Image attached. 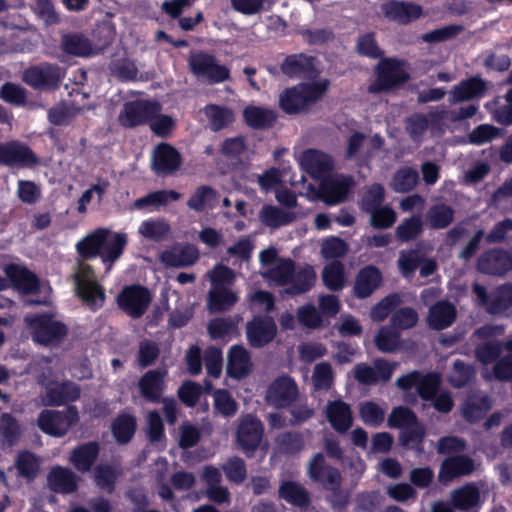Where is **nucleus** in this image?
Returning a JSON list of instances; mask_svg holds the SVG:
<instances>
[{
    "mask_svg": "<svg viewBox=\"0 0 512 512\" xmlns=\"http://www.w3.org/2000/svg\"><path fill=\"white\" fill-rule=\"evenodd\" d=\"M262 275L270 284L285 286V292L297 295L310 290L316 282V272L309 264L298 268L289 258H279L275 248L263 250L260 255Z\"/></svg>",
    "mask_w": 512,
    "mask_h": 512,
    "instance_id": "nucleus-1",
    "label": "nucleus"
},
{
    "mask_svg": "<svg viewBox=\"0 0 512 512\" xmlns=\"http://www.w3.org/2000/svg\"><path fill=\"white\" fill-rule=\"evenodd\" d=\"M127 242V234L99 228L80 240L76 248L86 259L99 256L109 271L113 263L121 257Z\"/></svg>",
    "mask_w": 512,
    "mask_h": 512,
    "instance_id": "nucleus-2",
    "label": "nucleus"
},
{
    "mask_svg": "<svg viewBox=\"0 0 512 512\" xmlns=\"http://www.w3.org/2000/svg\"><path fill=\"white\" fill-rule=\"evenodd\" d=\"M396 386L402 390H410L416 387L422 399L430 400L435 397L434 407L442 413L449 412L453 407V400L449 392H442L436 396L441 384V376L438 373H421L411 371L396 379Z\"/></svg>",
    "mask_w": 512,
    "mask_h": 512,
    "instance_id": "nucleus-3",
    "label": "nucleus"
},
{
    "mask_svg": "<svg viewBox=\"0 0 512 512\" xmlns=\"http://www.w3.org/2000/svg\"><path fill=\"white\" fill-rule=\"evenodd\" d=\"M327 87L328 82L322 80L286 89L279 96V105L288 114L300 113L320 99L326 92Z\"/></svg>",
    "mask_w": 512,
    "mask_h": 512,
    "instance_id": "nucleus-4",
    "label": "nucleus"
},
{
    "mask_svg": "<svg viewBox=\"0 0 512 512\" xmlns=\"http://www.w3.org/2000/svg\"><path fill=\"white\" fill-rule=\"evenodd\" d=\"M307 473L310 479L320 482L326 489L333 491V504L341 506L347 503L348 494L339 491L341 474L337 469L325 465L323 454L317 453L310 459Z\"/></svg>",
    "mask_w": 512,
    "mask_h": 512,
    "instance_id": "nucleus-5",
    "label": "nucleus"
},
{
    "mask_svg": "<svg viewBox=\"0 0 512 512\" xmlns=\"http://www.w3.org/2000/svg\"><path fill=\"white\" fill-rule=\"evenodd\" d=\"M76 294L91 309H97L103 305L105 294L98 284L92 267L79 262L73 275Z\"/></svg>",
    "mask_w": 512,
    "mask_h": 512,
    "instance_id": "nucleus-6",
    "label": "nucleus"
},
{
    "mask_svg": "<svg viewBox=\"0 0 512 512\" xmlns=\"http://www.w3.org/2000/svg\"><path fill=\"white\" fill-rule=\"evenodd\" d=\"M388 424L402 429L401 439L406 447L418 452L423 450L421 443L425 435L424 428L409 409L395 408L388 418Z\"/></svg>",
    "mask_w": 512,
    "mask_h": 512,
    "instance_id": "nucleus-7",
    "label": "nucleus"
},
{
    "mask_svg": "<svg viewBox=\"0 0 512 512\" xmlns=\"http://www.w3.org/2000/svg\"><path fill=\"white\" fill-rule=\"evenodd\" d=\"M25 322L31 330L33 340L42 345L59 343L67 334L66 326L48 315L26 317Z\"/></svg>",
    "mask_w": 512,
    "mask_h": 512,
    "instance_id": "nucleus-8",
    "label": "nucleus"
},
{
    "mask_svg": "<svg viewBox=\"0 0 512 512\" xmlns=\"http://www.w3.org/2000/svg\"><path fill=\"white\" fill-rule=\"evenodd\" d=\"M189 67L198 79L208 83H221L230 77L229 68L219 64L214 56L207 53L192 54Z\"/></svg>",
    "mask_w": 512,
    "mask_h": 512,
    "instance_id": "nucleus-9",
    "label": "nucleus"
},
{
    "mask_svg": "<svg viewBox=\"0 0 512 512\" xmlns=\"http://www.w3.org/2000/svg\"><path fill=\"white\" fill-rule=\"evenodd\" d=\"M78 421L77 409L74 406H70L65 411H42L38 416V427L48 435L62 437Z\"/></svg>",
    "mask_w": 512,
    "mask_h": 512,
    "instance_id": "nucleus-10",
    "label": "nucleus"
},
{
    "mask_svg": "<svg viewBox=\"0 0 512 512\" xmlns=\"http://www.w3.org/2000/svg\"><path fill=\"white\" fill-rule=\"evenodd\" d=\"M65 72L55 64L42 63L28 68L23 73V80L26 84L38 90H47L56 88Z\"/></svg>",
    "mask_w": 512,
    "mask_h": 512,
    "instance_id": "nucleus-11",
    "label": "nucleus"
},
{
    "mask_svg": "<svg viewBox=\"0 0 512 512\" xmlns=\"http://www.w3.org/2000/svg\"><path fill=\"white\" fill-rule=\"evenodd\" d=\"M504 331L505 327L503 325H485L475 331V336L479 339L487 340L477 345L475 349L476 358L484 368H487L490 363L495 361L504 348L502 343L489 341V339L502 335Z\"/></svg>",
    "mask_w": 512,
    "mask_h": 512,
    "instance_id": "nucleus-12",
    "label": "nucleus"
},
{
    "mask_svg": "<svg viewBox=\"0 0 512 512\" xmlns=\"http://www.w3.org/2000/svg\"><path fill=\"white\" fill-rule=\"evenodd\" d=\"M151 301L150 291L140 285L126 286L117 297L119 307L133 318L141 317Z\"/></svg>",
    "mask_w": 512,
    "mask_h": 512,
    "instance_id": "nucleus-13",
    "label": "nucleus"
},
{
    "mask_svg": "<svg viewBox=\"0 0 512 512\" xmlns=\"http://www.w3.org/2000/svg\"><path fill=\"white\" fill-rule=\"evenodd\" d=\"M473 292L478 303L491 314H501L512 306V283L498 286L490 294H487L485 287L475 284Z\"/></svg>",
    "mask_w": 512,
    "mask_h": 512,
    "instance_id": "nucleus-14",
    "label": "nucleus"
},
{
    "mask_svg": "<svg viewBox=\"0 0 512 512\" xmlns=\"http://www.w3.org/2000/svg\"><path fill=\"white\" fill-rule=\"evenodd\" d=\"M160 111L161 107L157 102L146 100L130 101L122 107L118 121L122 126L131 128L144 124Z\"/></svg>",
    "mask_w": 512,
    "mask_h": 512,
    "instance_id": "nucleus-15",
    "label": "nucleus"
},
{
    "mask_svg": "<svg viewBox=\"0 0 512 512\" xmlns=\"http://www.w3.org/2000/svg\"><path fill=\"white\" fill-rule=\"evenodd\" d=\"M353 184L352 178L345 175H333L321 179L316 198L333 206L343 202Z\"/></svg>",
    "mask_w": 512,
    "mask_h": 512,
    "instance_id": "nucleus-16",
    "label": "nucleus"
},
{
    "mask_svg": "<svg viewBox=\"0 0 512 512\" xmlns=\"http://www.w3.org/2000/svg\"><path fill=\"white\" fill-rule=\"evenodd\" d=\"M407 78L408 75L402 62L395 59H386L379 63L377 81L370 86L369 90L371 92L388 90L406 81Z\"/></svg>",
    "mask_w": 512,
    "mask_h": 512,
    "instance_id": "nucleus-17",
    "label": "nucleus"
},
{
    "mask_svg": "<svg viewBox=\"0 0 512 512\" xmlns=\"http://www.w3.org/2000/svg\"><path fill=\"white\" fill-rule=\"evenodd\" d=\"M0 164L11 167H30L37 164V157L24 143L8 141L0 143Z\"/></svg>",
    "mask_w": 512,
    "mask_h": 512,
    "instance_id": "nucleus-18",
    "label": "nucleus"
},
{
    "mask_svg": "<svg viewBox=\"0 0 512 512\" xmlns=\"http://www.w3.org/2000/svg\"><path fill=\"white\" fill-rule=\"evenodd\" d=\"M297 161L299 166L316 180L324 179L334 166L332 158L317 149L303 151Z\"/></svg>",
    "mask_w": 512,
    "mask_h": 512,
    "instance_id": "nucleus-19",
    "label": "nucleus"
},
{
    "mask_svg": "<svg viewBox=\"0 0 512 512\" xmlns=\"http://www.w3.org/2000/svg\"><path fill=\"white\" fill-rule=\"evenodd\" d=\"M396 368V362L379 359L374 362V366L364 363L358 364L354 367L353 372L355 379L359 383L372 385L378 382H387Z\"/></svg>",
    "mask_w": 512,
    "mask_h": 512,
    "instance_id": "nucleus-20",
    "label": "nucleus"
},
{
    "mask_svg": "<svg viewBox=\"0 0 512 512\" xmlns=\"http://www.w3.org/2000/svg\"><path fill=\"white\" fill-rule=\"evenodd\" d=\"M262 436L263 426L259 419L252 415H245L239 419L237 442L246 453L254 451L259 446Z\"/></svg>",
    "mask_w": 512,
    "mask_h": 512,
    "instance_id": "nucleus-21",
    "label": "nucleus"
},
{
    "mask_svg": "<svg viewBox=\"0 0 512 512\" xmlns=\"http://www.w3.org/2000/svg\"><path fill=\"white\" fill-rule=\"evenodd\" d=\"M297 394L298 389L294 380L288 376H281L270 384L266 401L275 407H286L296 398Z\"/></svg>",
    "mask_w": 512,
    "mask_h": 512,
    "instance_id": "nucleus-22",
    "label": "nucleus"
},
{
    "mask_svg": "<svg viewBox=\"0 0 512 512\" xmlns=\"http://www.w3.org/2000/svg\"><path fill=\"white\" fill-rule=\"evenodd\" d=\"M198 257L195 246L178 243L162 251L159 260L165 267L179 268L194 264Z\"/></svg>",
    "mask_w": 512,
    "mask_h": 512,
    "instance_id": "nucleus-23",
    "label": "nucleus"
},
{
    "mask_svg": "<svg viewBox=\"0 0 512 512\" xmlns=\"http://www.w3.org/2000/svg\"><path fill=\"white\" fill-rule=\"evenodd\" d=\"M41 385L45 387L46 394L44 403L47 405H62L68 401L76 400L80 395L78 386L73 383H55L50 385V381L45 373L40 376Z\"/></svg>",
    "mask_w": 512,
    "mask_h": 512,
    "instance_id": "nucleus-24",
    "label": "nucleus"
},
{
    "mask_svg": "<svg viewBox=\"0 0 512 512\" xmlns=\"http://www.w3.org/2000/svg\"><path fill=\"white\" fill-rule=\"evenodd\" d=\"M383 146V139L379 135L366 137L362 133H353L347 143L346 155L348 158L368 159Z\"/></svg>",
    "mask_w": 512,
    "mask_h": 512,
    "instance_id": "nucleus-25",
    "label": "nucleus"
},
{
    "mask_svg": "<svg viewBox=\"0 0 512 512\" xmlns=\"http://www.w3.org/2000/svg\"><path fill=\"white\" fill-rule=\"evenodd\" d=\"M477 266L482 273L503 275L512 270V253L503 250H491L481 255Z\"/></svg>",
    "mask_w": 512,
    "mask_h": 512,
    "instance_id": "nucleus-26",
    "label": "nucleus"
},
{
    "mask_svg": "<svg viewBox=\"0 0 512 512\" xmlns=\"http://www.w3.org/2000/svg\"><path fill=\"white\" fill-rule=\"evenodd\" d=\"M276 325L272 318H254L247 325V338L254 347H262L268 344L276 335Z\"/></svg>",
    "mask_w": 512,
    "mask_h": 512,
    "instance_id": "nucleus-27",
    "label": "nucleus"
},
{
    "mask_svg": "<svg viewBox=\"0 0 512 512\" xmlns=\"http://www.w3.org/2000/svg\"><path fill=\"white\" fill-rule=\"evenodd\" d=\"M99 452L100 446L97 442L82 443L72 449L69 462L78 472H88L96 463Z\"/></svg>",
    "mask_w": 512,
    "mask_h": 512,
    "instance_id": "nucleus-28",
    "label": "nucleus"
},
{
    "mask_svg": "<svg viewBox=\"0 0 512 512\" xmlns=\"http://www.w3.org/2000/svg\"><path fill=\"white\" fill-rule=\"evenodd\" d=\"M251 370L252 361L249 352L243 346H232L227 354V374L235 379H242Z\"/></svg>",
    "mask_w": 512,
    "mask_h": 512,
    "instance_id": "nucleus-29",
    "label": "nucleus"
},
{
    "mask_svg": "<svg viewBox=\"0 0 512 512\" xmlns=\"http://www.w3.org/2000/svg\"><path fill=\"white\" fill-rule=\"evenodd\" d=\"M5 274L12 282L14 288L23 294L36 293L40 284L34 273L23 266L8 265L5 268Z\"/></svg>",
    "mask_w": 512,
    "mask_h": 512,
    "instance_id": "nucleus-30",
    "label": "nucleus"
},
{
    "mask_svg": "<svg viewBox=\"0 0 512 512\" xmlns=\"http://www.w3.org/2000/svg\"><path fill=\"white\" fill-rule=\"evenodd\" d=\"M326 417L331 426L338 432H346L352 426V411L342 400L331 401L325 409Z\"/></svg>",
    "mask_w": 512,
    "mask_h": 512,
    "instance_id": "nucleus-31",
    "label": "nucleus"
},
{
    "mask_svg": "<svg viewBox=\"0 0 512 512\" xmlns=\"http://www.w3.org/2000/svg\"><path fill=\"white\" fill-rule=\"evenodd\" d=\"M179 153L169 144L158 145L153 152V168L157 173L169 174L180 166Z\"/></svg>",
    "mask_w": 512,
    "mask_h": 512,
    "instance_id": "nucleus-32",
    "label": "nucleus"
},
{
    "mask_svg": "<svg viewBox=\"0 0 512 512\" xmlns=\"http://www.w3.org/2000/svg\"><path fill=\"white\" fill-rule=\"evenodd\" d=\"M475 468L474 461L467 456L451 457L443 462L439 480L447 483L456 477L471 474Z\"/></svg>",
    "mask_w": 512,
    "mask_h": 512,
    "instance_id": "nucleus-33",
    "label": "nucleus"
},
{
    "mask_svg": "<svg viewBox=\"0 0 512 512\" xmlns=\"http://www.w3.org/2000/svg\"><path fill=\"white\" fill-rule=\"evenodd\" d=\"M79 477L70 468L55 466L48 474L50 487L59 493H72L77 489Z\"/></svg>",
    "mask_w": 512,
    "mask_h": 512,
    "instance_id": "nucleus-34",
    "label": "nucleus"
},
{
    "mask_svg": "<svg viewBox=\"0 0 512 512\" xmlns=\"http://www.w3.org/2000/svg\"><path fill=\"white\" fill-rule=\"evenodd\" d=\"M487 82L479 76L460 82L451 92L452 102L468 101L482 97L487 90Z\"/></svg>",
    "mask_w": 512,
    "mask_h": 512,
    "instance_id": "nucleus-35",
    "label": "nucleus"
},
{
    "mask_svg": "<svg viewBox=\"0 0 512 512\" xmlns=\"http://www.w3.org/2000/svg\"><path fill=\"white\" fill-rule=\"evenodd\" d=\"M383 13L389 19L406 24L422 15L421 6L410 2H389L383 5Z\"/></svg>",
    "mask_w": 512,
    "mask_h": 512,
    "instance_id": "nucleus-36",
    "label": "nucleus"
},
{
    "mask_svg": "<svg viewBox=\"0 0 512 512\" xmlns=\"http://www.w3.org/2000/svg\"><path fill=\"white\" fill-rule=\"evenodd\" d=\"M382 282L381 272L374 266L361 269L355 279L354 291L357 297L366 298L379 288Z\"/></svg>",
    "mask_w": 512,
    "mask_h": 512,
    "instance_id": "nucleus-37",
    "label": "nucleus"
},
{
    "mask_svg": "<svg viewBox=\"0 0 512 512\" xmlns=\"http://www.w3.org/2000/svg\"><path fill=\"white\" fill-rule=\"evenodd\" d=\"M455 318V307L447 301H439L430 308L427 323L432 329L442 330L449 327Z\"/></svg>",
    "mask_w": 512,
    "mask_h": 512,
    "instance_id": "nucleus-38",
    "label": "nucleus"
},
{
    "mask_svg": "<svg viewBox=\"0 0 512 512\" xmlns=\"http://www.w3.org/2000/svg\"><path fill=\"white\" fill-rule=\"evenodd\" d=\"M451 501L455 508L469 510L482 504L481 492L474 483L466 484L451 493Z\"/></svg>",
    "mask_w": 512,
    "mask_h": 512,
    "instance_id": "nucleus-39",
    "label": "nucleus"
},
{
    "mask_svg": "<svg viewBox=\"0 0 512 512\" xmlns=\"http://www.w3.org/2000/svg\"><path fill=\"white\" fill-rule=\"evenodd\" d=\"M61 46L66 53L78 57H90L98 54L101 50L87 38L78 34L63 36Z\"/></svg>",
    "mask_w": 512,
    "mask_h": 512,
    "instance_id": "nucleus-40",
    "label": "nucleus"
},
{
    "mask_svg": "<svg viewBox=\"0 0 512 512\" xmlns=\"http://www.w3.org/2000/svg\"><path fill=\"white\" fill-rule=\"evenodd\" d=\"M237 300V293L228 287H211L208 293V307L212 312L227 311Z\"/></svg>",
    "mask_w": 512,
    "mask_h": 512,
    "instance_id": "nucleus-41",
    "label": "nucleus"
},
{
    "mask_svg": "<svg viewBox=\"0 0 512 512\" xmlns=\"http://www.w3.org/2000/svg\"><path fill=\"white\" fill-rule=\"evenodd\" d=\"M166 374V370L148 371L139 381L141 394L148 400L158 399L163 389V380Z\"/></svg>",
    "mask_w": 512,
    "mask_h": 512,
    "instance_id": "nucleus-42",
    "label": "nucleus"
},
{
    "mask_svg": "<svg viewBox=\"0 0 512 512\" xmlns=\"http://www.w3.org/2000/svg\"><path fill=\"white\" fill-rule=\"evenodd\" d=\"M374 342L378 350L384 353L396 352L402 347L400 332L391 325L381 326L374 337Z\"/></svg>",
    "mask_w": 512,
    "mask_h": 512,
    "instance_id": "nucleus-43",
    "label": "nucleus"
},
{
    "mask_svg": "<svg viewBox=\"0 0 512 512\" xmlns=\"http://www.w3.org/2000/svg\"><path fill=\"white\" fill-rule=\"evenodd\" d=\"M492 401L485 395L469 397L462 407V413L466 420L475 422L483 418L491 409Z\"/></svg>",
    "mask_w": 512,
    "mask_h": 512,
    "instance_id": "nucleus-44",
    "label": "nucleus"
},
{
    "mask_svg": "<svg viewBox=\"0 0 512 512\" xmlns=\"http://www.w3.org/2000/svg\"><path fill=\"white\" fill-rule=\"evenodd\" d=\"M259 218L266 226L277 228L294 221L296 215L275 206L265 205L259 213Z\"/></svg>",
    "mask_w": 512,
    "mask_h": 512,
    "instance_id": "nucleus-45",
    "label": "nucleus"
},
{
    "mask_svg": "<svg viewBox=\"0 0 512 512\" xmlns=\"http://www.w3.org/2000/svg\"><path fill=\"white\" fill-rule=\"evenodd\" d=\"M279 495L288 503L299 507L307 506L309 503V493L297 482H283L279 487Z\"/></svg>",
    "mask_w": 512,
    "mask_h": 512,
    "instance_id": "nucleus-46",
    "label": "nucleus"
},
{
    "mask_svg": "<svg viewBox=\"0 0 512 512\" xmlns=\"http://www.w3.org/2000/svg\"><path fill=\"white\" fill-rule=\"evenodd\" d=\"M170 232V226L164 219H147L140 223L138 233L150 241H160Z\"/></svg>",
    "mask_w": 512,
    "mask_h": 512,
    "instance_id": "nucleus-47",
    "label": "nucleus"
},
{
    "mask_svg": "<svg viewBox=\"0 0 512 512\" xmlns=\"http://www.w3.org/2000/svg\"><path fill=\"white\" fill-rule=\"evenodd\" d=\"M180 198V194L174 190H162L150 193L142 198L137 199L133 205V209H144L150 206L166 205Z\"/></svg>",
    "mask_w": 512,
    "mask_h": 512,
    "instance_id": "nucleus-48",
    "label": "nucleus"
},
{
    "mask_svg": "<svg viewBox=\"0 0 512 512\" xmlns=\"http://www.w3.org/2000/svg\"><path fill=\"white\" fill-rule=\"evenodd\" d=\"M211 128L215 131L222 129L233 121V112L225 107L218 105H207L203 109Z\"/></svg>",
    "mask_w": 512,
    "mask_h": 512,
    "instance_id": "nucleus-49",
    "label": "nucleus"
},
{
    "mask_svg": "<svg viewBox=\"0 0 512 512\" xmlns=\"http://www.w3.org/2000/svg\"><path fill=\"white\" fill-rule=\"evenodd\" d=\"M243 114L247 124L254 128H264L270 126L275 121L274 112L262 107H246Z\"/></svg>",
    "mask_w": 512,
    "mask_h": 512,
    "instance_id": "nucleus-50",
    "label": "nucleus"
},
{
    "mask_svg": "<svg viewBox=\"0 0 512 512\" xmlns=\"http://www.w3.org/2000/svg\"><path fill=\"white\" fill-rule=\"evenodd\" d=\"M481 374L482 377L488 381L493 379L499 381L512 380V355L509 354L499 358L494 363L491 371L488 368H483Z\"/></svg>",
    "mask_w": 512,
    "mask_h": 512,
    "instance_id": "nucleus-51",
    "label": "nucleus"
},
{
    "mask_svg": "<svg viewBox=\"0 0 512 512\" xmlns=\"http://www.w3.org/2000/svg\"><path fill=\"white\" fill-rule=\"evenodd\" d=\"M254 249L253 242L248 237L240 238L232 246L228 247L226 260L231 261L233 265L248 262Z\"/></svg>",
    "mask_w": 512,
    "mask_h": 512,
    "instance_id": "nucleus-52",
    "label": "nucleus"
},
{
    "mask_svg": "<svg viewBox=\"0 0 512 512\" xmlns=\"http://www.w3.org/2000/svg\"><path fill=\"white\" fill-rule=\"evenodd\" d=\"M478 110V106L469 104L464 107L453 109L451 111L444 110H433L429 113L430 118L433 121H450L456 122L473 117Z\"/></svg>",
    "mask_w": 512,
    "mask_h": 512,
    "instance_id": "nucleus-53",
    "label": "nucleus"
},
{
    "mask_svg": "<svg viewBox=\"0 0 512 512\" xmlns=\"http://www.w3.org/2000/svg\"><path fill=\"white\" fill-rule=\"evenodd\" d=\"M217 200L216 192L209 186H201L196 189L189 198L187 205L195 211H203L212 208Z\"/></svg>",
    "mask_w": 512,
    "mask_h": 512,
    "instance_id": "nucleus-54",
    "label": "nucleus"
},
{
    "mask_svg": "<svg viewBox=\"0 0 512 512\" xmlns=\"http://www.w3.org/2000/svg\"><path fill=\"white\" fill-rule=\"evenodd\" d=\"M454 210L445 204L432 206L427 213V222L434 229H443L452 223Z\"/></svg>",
    "mask_w": 512,
    "mask_h": 512,
    "instance_id": "nucleus-55",
    "label": "nucleus"
},
{
    "mask_svg": "<svg viewBox=\"0 0 512 512\" xmlns=\"http://www.w3.org/2000/svg\"><path fill=\"white\" fill-rule=\"evenodd\" d=\"M313 67V58L304 55L288 56L281 65V70L288 76H300Z\"/></svg>",
    "mask_w": 512,
    "mask_h": 512,
    "instance_id": "nucleus-56",
    "label": "nucleus"
},
{
    "mask_svg": "<svg viewBox=\"0 0 512 512\" xmlns=\"http://www.w3.org/2000/svg\"><path fill=\"white\" fill-rule=\"evenodd\" d=\"M322 279L329 290L337 291L342 289L345 283L343 264L332 262L326 265L322 271Z\"/></svg>",
    "mask_w": 512,
    "mask_h": 512,
    "instance_id": "nucleus-57",
    "label": "nucleus"
},
{
    "mask_svg": "<svg viewBox=\"0 0 512 512\" xmlns=\"http://www.w3.org/2000/svg\"><path fill=\"white\" fill-rule=\"evenodd\" d=\"M213 407L218 414L224 417L234 416L238 410L237 402L225 389H217L214 391Z\"/></svg>",
    "mask_w": 512,
    "mask_h": 512,
    "instance_id": "nucleus-58",
    "label": "nucleus"
},
{
    "mask_svg": "<svg viewBox=\"0 0 512 512\" xmlns=\"http://www.w3.org/2000/svg\"><path fill=\"white\" fill-rule=\"evenodd\" d=\"M401 303L402 299L398 294H390L371 308L370 318L375 322H381Z\"/></svg>",
    "mask_w": 512,
    "mask_h": 512,
    "instance_id": "nucleus-59",
    "label": "nucleus"
},
{
    "mask_svg": "<svg viewBox=\"0 0 512 512\" xmlns=\"http://www.w3.org/2000/svg\"><path fill=\"white\" fill-rule=\"evenodd\" d=\"M136 429L135 419L130 415L119 416L112 424V432L119 443L128 442Z\"/></svg>",
    "mask_w": 512,
    "mask_h": 512,
    "instance_id": "nucleus-60",
    "label": "nucleus"
},
{
    "mask_svg": "<svg viewBox=\"0 0 512 512\" xmlns=\"http://www.w3.org/2000/svg\"><path fill=\"white\" fill-rule=\"evenodd\" d=\"M418 178L416 170L411 168H402L395 173L391 182V187L396 192H406L416 186Z\"/></svg>",
    "mask_w": 512,
    "mask_h": 512,
    "instance_id": "nucleus-61",
    "label": "nucleus"
},
{
    "mask_svg": "<svg viewBox=\"0 0 512 512\" xmlns=\"http://www.w3.org/2000/svg\"><path fill=\"white\" fill-rule=\"evenodd\" d=\"M418 322L417 312L409 307L400 308L392 313L390 325L392 328L406 330L414 327Z\"/></svg>",
    "mask_w": 512,
    "mask_h": 512,
    "instance_id": "nucleus-62",
    "label": "nucleus"
},
{
    "mask_svg": "<svg viewBox=\"0 0 512 512\" xmlns=\"http://www.w3.org/2000/svg\"><path fill=\"white\" fill-rule=\"evenodd\" d=\"M80 113V109L72 103H60L53 107L48 114L49 120L55 125L69 123Z\"/></svg>",
    "mask_w": 512,
    "mask_h": 512,
    "instance_id": "nucleus-63",
    "label": "nucleus"
},
{
    "mask_svg": "<svg viewBox=\"0 0 512 512\" xmlns=\"http://www.w3.org/2000/svg\"><path fill=\"white\" fill-rule=\"evenodd\" d=\"M207 276L211 282V287L230 288L236 279L235 272L223 264L216 265L207 273Z\"/></svg>",
    "mask_w": 512,
    "mask_h": 512,
    "instance_id": "nucleus-64",
    "label": "nucleus"
}]
</instances>
